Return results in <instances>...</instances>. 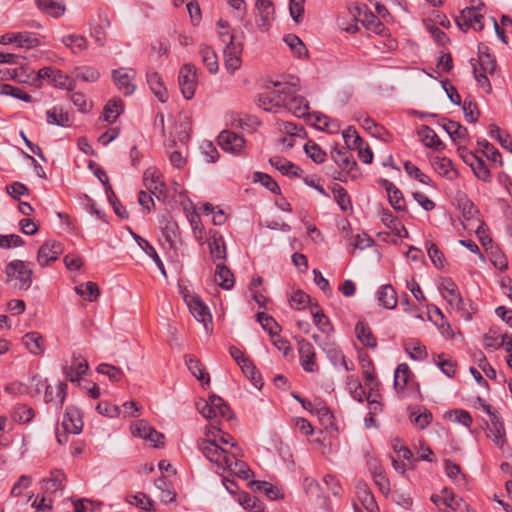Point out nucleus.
<instances>
[{
	"label": "nucleus",
	"instance_id": "obj_37",
	"mask_svg": "<svg viewBox=\"0 0 512 512\" xmlns=\"http://www.w3.org/2000/svg\"><path fill=\"white\" fill-rule=\"evenodd\" d=\"M159 179L160 174L153 167L146 169L143 174L144 184L146 188L153 194H155V192L158 190L162 192V189L164 188V183Z\"/></svg>",
	"mask_w": 512,
	"mask_h": 512
},
{
	"label": "nucleus",
	"instance_id": "obj_44",
	"mask_svg": "<svg viewBox=\"0 0 512 512\" xmlns=\"http://www.w3.org/2000/svg\"><path fill=\"white\" fill-rule=\"evenodd\" d=\"M34 416L35 412L33 408L26 404H17L13 409V420L20 424L31 422Z\"/></svg>",
	"mask_w": 512,
	"mask_h": 512
},
{
	"label": "nucleus",
	"instance_id": "obj_25",
	"mask_svg": "<svg viewBox=\"0 0 512 512\" xmlns=\"http://www.w3.org/2000/svg\"><path fill=\"white\" fill-rule=\"evenodd\" d=\"M47 123L49 125H57L60 127H69L71 124V116L61 106H54L46 111Z\"/></svg>",
	"mask_w": 512,
	"mask_h": 512
},
{
	"label": "nucleus",
	"instance_id": "obj_47",
	"mask_svg": "<svg viewBox=\"0 0 512 512\" xmlns=\"http://www.w3.org/2000/svg\"><path fill=\"white\" fill-rule=\"evenodd\" d=\"M362 23L366 26V28L378 35H385L387 32L384 24L379 20V18L374 15L372 12H365L364 19Z\"/></svg>",
	"mask_w": 512,
	"mask_h": 512
},
{
	"label": "nucleus",
	"instance_id": "obj_38",
	"mask_svg": "<svg viewBox=\"0 0 512 512\" xmlns=\"http://www.w3.org/2000/svg\"><path fill=\"white\" fill-rule=\"evenodd\" d=\"M251 487L256 492L264 493L270 500H278L283 498V494L280 492L277 486L265 481H253Z\"/></svg>",
	"mask_w": 512,
	"mask_h": 512
},
{
	"label": "nucleus",
	"instance_id": "obj_11",
	"mask_svg": "<svg viewBox=\"0 0 512 512\" xmlns=\"http://www.w3.org/2000/svg\"><path fill=\"white\" fill-rule=\"evenodd\" d=\"M458 28L462 32H467L470 28L475 31H482L484 29V16L475 11L474 8H464L455 19Z\"/></svg>",
	"mask_w": 512,
	"mask_h": 512
},
{
	"label": "nucleus",
	"instance_id": "obj_60",
	"mask_svg": "<svg viewBox=\"0 0 512 512\" xmlns=\"http://www.w3.org/2000/svg\"><path fill=\"white\" fill-rule=\"evenodd\" d=\"M478 147L481 148L483 154L491 161L498 162L502 165V157L498 149H496L491 143H489L486 139H481L477 141Z\"/></svg>",
	"mask_w": 512,
	"mask_h": 512
},
{
	"label": "nucleus",
	"instance_id": "obj_23",
	"mask_svg": "<svg viewBox=\"0 0 512 512\" xmlns=\"http://www.w3.org/2000/svg\"><path fill=\"white\" fill-rule=\"evenodd\" d=\"M41 377L38 375H34L31 377V386H34V391L29 390L27 386L20 382H13L5 387V392L13 394V395H22L24 393H29L31 396H35L40 393L41 390Z\"/></svg>",
	"mask_w": 512,
	"mask_h": 512
},
{
	"label": "nucleus",
	"instance_id": "obj_41",
	"mask_svg": "<svg viewBox=\"0 0 512 512\" xmlns=\"http://www.w3.org/2000/svg\"><path fill=\"white\" fill-rule=\"evenodd\" d=\"M487 437L490 438L498 448L502 449L507 442L504 424L487 425Z\"/></svg>",
	"mask_w": 512,
	"mask_h": 512
},
{
	"label": "nucleus",
	"instance_id": "obj_14",
	"mask_svg": "<svg viewBox=\"0 0 512 512\" xmlns=\"http://www.w3.org/2000/svg\"><path fill=\"white\" fill-rule=\"evenodd\" d=\"M63 252V246L60 242L49 240L40 246L37 254V262L41 267H45L56 261Z\"/></svg>",
	"mask_w": 512,
	"mask_h": 512
},
{
	"label": "nucleus",
	"instance_id": "obj_31",
	"mask_svg": "<svg viewBox=\"0 0 512 512\" xmlns=\"http://www.w3.org/2000/svg\"><path fill=\"white\" fill-rule=\"evenodd\" d=\"M270 164L280 171L283 175L287 176H299L302 172L301 168L294 163L281 158L279 156H273L269 159Z\"/></svg>",
	"mask_w": 512,
	"mask_h": 512
},
{
	"label": "nucleus",
	"instance_id": "obj_15",
	"mask_svg": "<svg viewBox=\"0 0 512 512\" xmlns=\"http://www.w3.org/2000/svg\"><path fill=\"white\" fill-rule=\"evenodd\" d=\"M298 352L302 368L306 372H315L318 366L315 362V350L313 345L304 338L297 339Z\"/></svg>",
	"mask_w": 512,
	"mask_h": 512
},
{
	"label": "nucleus",
	"instance_id": "obj_50",
	"mask_svg": "<svg viewBox=\"0 0 512 512\" xmlns=\"http://www.w3.org/2000/svg\"><path fill=\"white\" fill-rule=\"evenodd\" d=\"M304 151L306 155L317 164H321L326 160V152L313 141H308L304 145Z\"/></svg>",
	"mask_w": 512,
	"mask_h": 512
},
{
	"label": "nucleus",
	"instance_id": "obj_58",
	"mask_svg": "<svg viewBox=\"0 0 512 512\" xmlns=\"http://www.w3.org/2000/svg\"><path fill=\"white\" fill-rule=\"evenodd\" d=\"M360 489V500L365 509L369 512H379V507L375 501L372 492L367 488L365 484L358 487Z\"/></svg>",
	"mask_w": 512,
	"mask_h": 512
},
{
	"label": "nucleus",
	"instance_id": "obj_21",
	"mask_svg": "<svg viewBox=\"0 0 512 512\" xmlns=\"http://www.w3.org/2000/svg\"><path fill=\"white\" fill-rule=\"evenodd\" d=\"M185 301L196 320L202 323H206L207 320L211 319V314L208 307L201 301L199 296H185Z\"/></svg>",
	"mask_w": 512,
	"mask_h": 512
},
{
	"label": "nucleus",
	"instance_id": "obj_16",
	"mask_svg": "<svg viewBox=\"0 0 512 512\" xmlns=\"http://www.w3.org/2000/svg\"><path fill=\"white\" fill-rule=\"evenodd\" d=\"M256 8L258 10L256 25L262 32H266L274 20V5L270 0H257Z\"/></svg>",
	"mask_w": 512,
	"mask_h": 512
},
{
	"label": "nucleus",
	"instance_id": "obj_28",
	"mask_svg": "<svg viewBox=\"0 0 512 512\" xmlns=\"http://www.w3.org/2000/svg\"><path fill=\"white\" fill-rule=\"evenodd\" d=\"M285 109L293 113L296 117L302 118L308 114L309 103L304 97L292 94L288 97Z\"/></svg>",
	"mask_w": 512,
	"mask_h": 512
},
{
	"label": "nucleus",
	"instance_id": "obj_33",
	"mask_svg": "<svg viewBox=\"0 0 512 512\" xmlns=\"http://www.w3.org/2000/svg\"><path fill=\"white\" fill-rule=\"evenodd\" d=\"M411 377L412 372L409 366L406 363L399 364L394 372V389L404 391Z\"/></svg>",
	"mask_w": 512,
	"mask_h": 512
},
{
	"label": "nucleus",
	"instance_id": "obj_2",
	"mask_svg": "<svg viewBox=\"0 0 512 512\" xmlns=\"http://www.w3.org/2000/svg\"><path fill=\"white\" fill-rule=\"evenodd\" d=\"M220 37H222L223 42L226 41V37L228 38L229 42L227 46L224 49V65L228 73L234 74L236 70H238L241 67L242 60H241V54H242V43L235 42L234 36L229 35L227 31H219Z\"/></svg>",
	"mask_w": 512,
	"mask_h": 512
},
{
	"label": "nucleus",
	"instance_id": "obj_54",
	"mask_svg": "<svg viewBox=\"0 0 512 512\" xmlns=\"http://www.w3.org/2000/svg\"><path fill=\"white\" fill-rule=\"evenodd\" d=\"M126 502L139 507L144 511L154 510V502L144 493H137L135 495L127 496Z\"/></svg>",
	"mask_w": 512,
	"mask_h": 512
},
{
	"label": "nucleus",
	"instance_id": "obj_42",
	"mask_svg": "<svg viewBox=\"0 0 512 512\" xmlns=\"http://www.w3.org/2000/svg\"><path fill=\"white\" fill-rule=\"evenodd\" d=\"M404 349L413 360L421 361L427 357L426 347L416 339L408 340L405 343Z\"/></svg>",
	"mask_w": 512,
	"mask_h": 512
},
{
	"label": "nucleus",
	"instance_id": "obj_10",
	"mask_svg": "<svg viewBox=\"0 0 512 512\" xmlns=\"http://www.w3.org/2000/svg\"><path fill=\"white\" fill-rule=\"evenodd\" d=\"M111 77L117 89L125 96L134 93L136 85L133 83L136 71L132 68H119L111 71Z\"/></svg>",
	"mask_w": 512,
	"mask_h": 512
},
{
	"label": "nucleus",
	"instance_id": "obj_45",
	"mask_svg": "<svg viewBox=\"0 0 512 512\" xmlns=\"http://www.w3.org/2000/svg\"><path fill=\"white\" fill-rule=\"evenodd\" d=\"M443 129L449 134L454 142L466 139L468 136V130L460 123L449 120L443 124Z\"/></svg>",
	"mask_w": 512,
	"mask_h": 512
},
{
	"label": "nucleus",
	"instance_id": "obj_26",
	"mask_svg": "<svg viewBox=\"0 0 512 512\" xmlns=\"http://www.w3.org/2000/svg\"><path fill=\"white\" fill-rule=\"evenodd\" d=\"M65 474L62 470L55 469L50 473V477L42 480V488L45 493L53 494L63 489Z\"/></svg>",
	"mask_w": 512,
	"mask_h": 512
},
{
	"label": "nucleus",
	"instance_id": "obj_35",
	"mask_svg": "<svg viewBox=\"0 0 512 512\" xmlns=\"http://www.w3.org/2000/svg\"><path fill=\"white\" fill-rule=\"evenodd\" d=\"M385 189L388 193L389 202L395 210L402 211L405 208L403 193L388 180H383Z\"/></svg>",
	"mask_w": 512,
	"mask_h": 512
},
{
	"label": "nucleus",
	"instance_id": "obj_53",
	"mask_svg": "<svg viewBox=\"0 0 512 512\" xmlns=\"http://www.w3.org/2000/svg\"><path fill=\"white\" fill-rule=\"evenodd\" d=\"M333 196L343 212L352 209V203L347 191L340 185L336 184L332 189Z\"/></svg>",
	"mask_w": 512,
	"mask_h": 512
},
{
	"label": "nucleus",
	"instance_id": "obj_1",
	"mask_svg": "<svg viewBox=\"0 0 512 512\" xmlns=\"http://www.w3.org/2000/svg\"><path fill=\"white\" fill-rule=\"evenodd\" d=\"M275 90L261 93L258 96V106L266 112H276L286 108L288 97L299 90V79L291 77L289 82H274Z\"/></svg>",
	"mask_w": 512,
	"mask_h": 512
},
{
	"label": "nucleus",
	"instance_id": "obj_12",
	"mask_svg": "<svg viewBox=\"0 0 512 512\" xmlns=\"http://www.w3.org/2000/svg\"><path fill=\"white\" fill-rule=\"evenodd\" d=\"M218 145L225 152L242 155L245 149V139L233 131L224 130L217 137Z\"/></svg>",
	"mask_w": 512,
	"mask_h": 512
},
{
	"label": "nucleus",
	"instance_id": "obj_63",
	"mask_svg": "<svg viewBox=\"0 0 512 512\" xmlns=\"http://www.w3.org/2000/svg\"><path fill=\"white\" fill-rule=\"evenodd\" d=\"M97 372L107 376L111 381L118 382L124 376L123 371L113 365L107 363H101L97 367Z\"/></svg>",
	"mask_w": 512,
	"mask_h": 512
},
{
	"label": "nucleus",
	"instance_id": "obj_34",
	"mask_svg": "<svg viewBox=\"0 0 512 512\" xmlns=\"http://www.w3.org/2000/svg\"><path fill=\"white\" fill-rule=\"evenodd\" d=\"M215 281L225 290L231 289L234 285V277L232 272L222 263L216 264Z\"/></svg>",
	"mask_w": 512,
	"mask_h": 512
},
{
	"label": "nucleus",
	"instance_id": "obj_48",
	"mask_svg": "<svg viewBox=\"0 0 512 512\" xmlns=\"http://www.w3.org/2000/svg\"><path fill=\"white\" fill-rule=\"evenodd\" d=\"M238 500L241 506L249 512H264L263 503L249 493L243 492Z\"/></svg>",
	"mask_w": 512,
	"mask_h": 512
},
{
	"label": "nucleus",
	"instance_id": "obj_18",
	"mask_svg": "<svg viewBox=\"0 0 512 512\" xmlns=\"http://www.w3.org/2000/svg\"><path fill=\"white\" fill-rule=\"evenodd\" d=\"M434 171L441 177L453 181L458 178L459 173L454 168L452 161L447 157L434 156L430 159Z\"/></svg>",
	"mask_w": 512,
	"mask_h": 512
},
{
	"label": "nucleus",
	"instance_id": "obj_52",
	"mask_svg": "<svg viewBox=\"0 0 512 512\" xmlns=\"http://www.w3.org/2000/svg\"><path fill=\"white\" fill-rule=\"evenodd\" d=\"M240 368L244 375L251 381L253 386L258 389H261V387L263 386V380L253 362L249 360L248 362L242 364Z\"/></svg>",
	"mask_w": 512,
	"mask_h": 512
},
{
	"label": "nucleus",
	"instance_id": "obj_49",
	"mask_svg": "<svg viewBox=\"0 0 512 512\" xmlns=\"http://www.w3.org/2000/svg\"><path fill=\"white\" fill-rule=\"evenodd\" d=\"M206 434L207 436H212L213 439H216L222 444H229L230 449L228 451H232V443H237L230 434L222 432L218 425L214 422L210 423V426L207 428Z\"/></svg>",
	"mask_w": 512,
	"mask_h": 512
},
{
	"label": "nucleus",
	"instance_id": "obj_29",
	"mask_svg": "<svg viewBox=\"0 0 512 512\" xmlns=\"http://www.w3.org/2000/svg\"><path fill=\"white\" fill-rule=\"evenodd\" d=\"M418 135L422 143L428 148H433L435 150H442L445 148V145L439 139L436 132L428 126H422L418 131Z\"/></svg>",
	"mask_w": 512,
	"mask_h": 512
},
{
	"label": "nucleus",
	"instance_id": "obj_40",
	"mask_svg": "<svg viewBox=\"0 0 512 512\" xmlns=\"http://www.w3.org/2000/svg\"><path fill=\"white\" fill-rule=\"evenodd\" d=\"M210 254L214 262L226 258V247L221 235L215 233L209 241Z\"/></svg>",
	"mask_w": 512,
	"mask_h": 512
},
{
	"label": "nucleus",
	"instance_id": "obj_24",
	"mask_svg": "<svg viewBox=\"0 0 512 512\" xmlns=\"http://www.w3.org/2000/svg\"><path fill=\"white\" fill-rule=\"evenodd\" d=\"M377 301L379 306L385 309H394L397 306V293L392 285H382L377 291Z\"/></svg>",
	"mask_w": 512,
	"mask_h": 512
},
{
	"label": "nucleus",
	"instance_id": "obj_19",
	"mask_svg": "<svg viewBox=\"0 0 512 512\" xmlns=\"http://www.w3.org/2000/svg\"><path fill=\"white\" fill-rule=\"evenodd\" d=\"M431 501L438 507L440 511H444L445 509L456 511L460 507L462 498L457 497L448 488H444L441 494H433L431 496Z\"/></svg>",
	"mask_w": 512,
	"mask_h": 512
},
{
	"label": "nucleus",
	"instance_id": "obj_13",
	"mask_svg": "<svg viewBox=\"0 0 512 512\" xmlns=\"http://www.w3.org/2000/svg\"><path fill=\"white\" fill-rule=\"evenodd\" d=\"M8 278H16L20 281V288L28 289L32 283V270L24 261L14 260L6 265L5 269Z\"/></svg>",
	"mask_w": 512,
	"mask_h": 512
},
{
	"label": "nucleus",
	"instance_id": "obj_56",
	"mask_svg": "<svg viewBox=\"0 0 512 512\" xmlns=\"http://www.w3.org/2000/svg\"><path fill=\"white\" fill-rule=\"evenodd\" d=\"M311 314L313 317L314 324L316 327L325 334H329L333 331V326L329 318L323 313L322 310H314L312 307Z\"/></svg>",
	"mask_w": 512,
	"mask_h": 512
},
{
	"label": "nucleus",
	"instance_id": "obj_5",
	"mask_svg": "<svg viewBox=\"0 0 512 512\" xmlns=\"http://www.w3.org/2000/svg\"><path fill=\"white\" fill-rule=\"evenodd\" d=\"M440 292L449 305L454 308L462 318L471 319V315L465 307L464 300L460 296L458 287L451 280H446L440 287Z\"/></svg>",
	"mask_w": 512,
	"mask_h": 512
},
{
	"label": "nucleus",
	"instance_id": "obj_51",
	"mask_svg": "<svg viewBox=\"0 0 512 512\" xmlns=\"http://www.w3.org/2000/svg\"><path fill=\"white\" fill-rule=\"evenodd\" d=\"M75 292L81 297H83L85 300H88L90 302L95 301L100 294L99 288L97 284L94 282H87L85 284L76 286Z\"/></svg>",
	"mask_w": 512,
	"mask_h": 512
},
{
	"label": "nucleus",
	"instance_id": "obj_17",
	"mask_svg": "<svg viewBox=\"0 0 512 512\" xmlns=\"http://www.w3.org/2000/svg\"><path fill=\"white\" fill-rule=\"evenodd\" d=\"M62 426L68 433L79 434L83 428L80 410L74 406H68L63 416Z\"/></svg>",
	"mask_w": 512,
	"mask_h": 512
},
{
	"label": "nucleus",
	"instance_id": "obj_32",
	"mask_svg": "<svg viewBox=\"0 0 512 512\" xmlns=\"http://www.w3.org/2000/svg\"><path fill=\"white\" fill-rule=\"evenodd\" d=\"M131 234L135 241L137 242V244L139 245V247L153 259L161 273L163 275H166L164 264L161 258L159 257L158 253L156 252L155 248L149 243V241L137 235L136 233L131 232Z\"/></svg>",
	"mask_w": 512,
	"mask_h": 512
},
{
	"label": "nucleus",
	"instance_id": "obj_57",
	"mask_svg": "<svg viewBox=\"0 0 512 512\" xmlns=\"http://www.w3.org/2000/svg\"><path fill=\"white\" fill-rule=\"evenodd\" d=\"M62 41L74 54L87 48V39L81 35H68L63 37Z\"/></svg>",
	"mask_w": 512,
	"mask_h": 512
},
{
	"label": "nucleus",
	"instance_id": "obj_62",
	"mask_svg": "<svg viewBox=\"0 0 512 512\" xmlns=\"http://www.w3.org/2000/svg\"><path fill=\"white\" fill-rule=\"evenodd\" d=\"M284 41L297 57L301 58L303 55L307 54L306 46L298 36L288 34L284 37Z\"/></svg>",
	"mask_w": 512,
	"mask_h": 512
},
{
	"label": "nucleus",
	"instance_id": "obj_8",
	"mask_svg": "<svg viewBox=\"0 0 512 512\" xmlns=\"http://www.w3.org/2000/svg\"><path fill=\"white\" fill-rule=\"evenodd\" d=\"M178 83L183 97L190 100L197 87V69L192 64H184L178 74Z\"/></svg>",
	"mask_w": 512,
	"mask_h": 512
},
{
	"label": "nucleus",
	"instance_id": "obj_61",
	"mask_svg": "<svg viewBox=\"0 0 512 512\" xmlns=\"http://www.w3.org/2000/svg\"><path fill=\"white\" fill-rule=\"evenodd\" d=\"M346 384L348 386V389L350 391V394L352 397L357 400L358 402H363L364 399L367 397L366 392L363 389L361 383L358 381L357 378L354 376H348L346 380Z\"/></svg>",
	"mask_w": 512,
	"mask_h": 512
},
{
	"label": "nucleus",
	"instance_id": "obj_6",
	"mask_svg": "<svg viewBox=\"0 0 512 512\" xmlns=\"http://www.w3.org/2000/svg\"><path fill=\"white\" fill-rule=\"evenodd\" d=\"M199 449L210 462L218 467V469H222L223 465L227 464L229 461L230 451L220 447L216 439L202 440L199 443Z\"/></svg>",
	"mask_w": 512,
	"mask_h": 512
},
{
	"label": "nucleus",
	"instance_id": "obj_59",
	"mask_svg": "<svg viewBox=\"0 0 512 512\" xmlns=\"http://www.w3.org/2000/svg\"><path fill=\"white\" fill-rule=\"evenodd\" d=\"M0 94L9 95L24 102L32 101V97L28 93L24 92L21 88L12 86L10 84L1 83Z\"/></svg>",
	"mask_w": 512,
	"mask_h": 512
},
{
	"label": "nucleus",
	"instance_id": "obj_9",
	"mask_svg": "<svg viewBox=\"0 0 512 512\" xmlns=\"http://www.w3.org/2000/svg\"><path fill=\"white\" fill-rule=\"evenodd\" d=\"M330 154L333 161L343 172L349 174L353 179L357 177V163L353 159V155L348 147L335 146Z\"/></svg>",
	"mask_w": 512,
	"mask_h": 512
},
{
	"label": "nucleus",
	"instance_id": "obj_4",
	"mask_svg": "<svg viewBox=\"0 0 512 512\" xmlns=\"http://www.w3.org/2000/svg\"><path fill=\"white\" fill-rule=\"evenodd\" d=\"M197 408L209 420L216 419L217 417L228 419L231 412L229 406L217 395H211L208 401H201L197 404Z\"/></svg>",
	"mask_w": 512,
	"mask_h": 512
},
{
	"label": "nucleus",
	"instance_id": "obj_36",
	"mask_svg": "<svg viewBox=\"0 0 512 512\" xmlns=\"http://www.w3.org/2000/svg\"><path fill=\"white\" fill-rule=\"evenodd\" d=\"M123 112V102L120 99H110L103 111V120L108 123H114Z\"/></svg>",
	"mask_w": 512,
	"mask_h": 512
},
{
	"label": "nucleus",
	"instance_id": "obj_55",
	"mask_svg": "<svg viewBox=\"0 0 512 512\" xmlns=\"http://www.w3.org/2000/svg\"><path fill=\"white\" fill-rule=\"evenodd\" d=\"M186 365L189 369V371L200 381L202 382H206V383H209L210 382V378H209V374L205 371V369L203 368L201 362L194 358V357H189L187 360H186Z\"/></svg>",
	"mask_w": 512,
	"mask_h": 512
},
{
	"label": "nucleus",
	"instance_id": "obj_39",
	"mask_svg": "<svg viewBox=\"0 0 512 512\" xmlns=\"http://www.w3.org/2000/svg\"><path fill=\"white\" fill-rule=\"evenodd\" d=\"M199 55L203 64L207 67L211 74L218 72L219 65L215 51L209 46H202L199 50Z\"/></svg>",
	"mask_w": 512,
	"mask_h": 512
},
{
	"label": "nucleus",
	"instance_id": "obj_22",
	"mask_svg": "<svg viewBox=\"0 0 512 512\" xmlns=\"http://www.w3.org/2000/svg\"><path fill=\"white\" fill-rule=\"evenodd\" d=\"M146 78L147 83L156 98L160 102L165 103L168 99V93L161 76L155 71H148Z\"/></svg>",
	"mask_w": 512,
	"mask_h": 512
},
{
	"label": "nucleus",
	"instance_id": "obj_46",
	"mask_svg": "<svg viewBox=\"0 0 512 512\" xmlns=\"http://www.w3.org/2000/svg\"><path fill=\"white\" fill-rule=\"evenodd\" d=\"M35 3L40 10L53 17H59L65 11V7L55 0H35Z\"/></svg>",
	"mask_w": 512,
	"mask_h": 512
},
{
	"label": "nucleus",
	"instance_id": "obj_30",
	"mask_svg": "<svg viewBox=\"0 0 512 512\" xmlns=\"http://www.w3.org/2000/svg\"><path fill=\"white\" fill-rule=\"evenodd\" d=\"M23 344L33 355L44 353V339L38 332H28L22 338Z\"/></svg>",
	"mask_w": 512,
	"mask_h": 512
},
{
	"label": "nucleus",
	"instance_id": "obj_27",
	"mask_svg": "<svg viewBox=\"0 0 512 512\" xmlns=\"http://www.w3.org/2000/svg\"><path fill=\"white\" fill-rule=\"evenodd\" d=\"M355 334L357 339L364 345L369 348H376L377 346V339L372 333L371 328L369 325L364 321L357 322L355 326Z\"/></svg>",
	"mask_w": 512,
	"mask_h": 512
},
{
	"label": "nucleus",
	"instance_id": "obj_3",
	"mask_svg": "<svg viewBox=\"0 0 512 512\" xmlns=\"http://www.w3.org/2000/svg\"><path fill=\"white\" fill-rule=\"evenodd\" d=\"M41 80H47L55 87L73 91L75 89V81L64 75L60 70L52 67H43L38 70L33 84L37 87L41 86Z\"/></svg>",
	"mask_w": 512,
	"mask_h": 512
},
{
	"label": "nucleus",
	"instance_id": "obj_20",
	"mask_svg": "<svg viewBox=\"0 0 512 512\" xmlns=\"http://www.w3.org/2000/svg\"><path fill=\"white\" fill-rule=\"evenodd\" d=\"M89 369L88 362L80 355L73 354L71 366H64L63 373L66 378L71 382L79 381L80 378L86 374Z\"/></svg>",
	"mask_w": 512,
	"mask_h": 512
},
{
	"label": "nucleus",
	"instance_id": "obj_64",
	"mask_svg": "<svg viewBox=\"0 0 512 512\" xmlns=\"http://www.w3.org/2000/svg\"><path fill=\"white\" fill-rule=\"evenodd\" d=\"M489 134L490 137L497 139L504 149L512 152V137L509 134H502L500 128L496 125L490 126Z\"/></svg>",
	"mask_w": 512,
	"mask_h": 512
},
{
	"label": "nucleus",
	"instance_id": "obj_7",
	"mask_svg": "<svg viewBox=\"0 0 512 512\" xmlns=\"http://www.w3.org/2000/svg\"><path fill=\"white\" fill-rule=\"evenodd\" d=\"M229 461L223 465L222 471H230L236 476L247 480L250 478L252 471L246 462L242 461L243 451L238 443H232V451L229 453Z\"/></svg>",
	"mask_w": 512,
	"mask_h": 512
},
{
	"label": "nucleus",
	"instance_id": "obj_43",
	"mask_svg": "<svg viewBox=\"0 0 512 512\" xmlns=\"http://www.w3.org/2000/svg\"><path fill=\"white\" fill-rule=\"evenodd\" d=\"M256 320L261 324L262 328L270 334L271 337L279 335L281 327L272 316L267 315L264 312H258L256 314Z\"/></svg>",
	"mask_w": 512,
	"mask_h": 512
}]
</instances>
